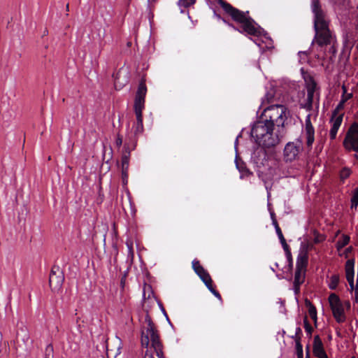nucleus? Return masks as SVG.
<instances>
[{
    "instance_id": "1",
    "label": "nucleus",
    "mask_w": 358,
    "mask_h": 358,
    "mask_svg": "<svg viewBox=\"0 0 358 358\" xmlns=\"http://www.w3.org/2000/svg\"><path fill=\"white\" fill-rule=\"evenodd\" d=\"M145 323L146 326H144L141 330V345L146 348L144 358H155L154 352L158 358H164L163 345L154 323L148 315L145 317Z\"/></svg>"
},
{
    "instance_id": "2",
    "label": "nucleus",
    "mask_w": 358,
    "mask_h": 358,
    "mask_svg": "<svg viewBox=\"0 0 358 358\" xmlns=\"http://www.w3.org/2000/svg\"><path fill=\"white\" fill-rule=\"evenodd\" d=\"M219 3L222 9L231 16L234 21L241 24V29H236L231 24H229V26L241 33H245L250 36H258L261 34V28L255 20L249 16L248 11H241L223 0H220Z\"/></svg>"
},
{
    "instance_id": "3",
    "label": "nucleus",
    "mask_w": 358,
    "mask_h": 358,
    "mask_svg": "<svg viewBox=\"0 0 358 358\" xmlns=\"http://www.w3.org/2000/svg\"><path fill=\"white\" fill-rule=\"evenodd\" d=\"M311 7L314 13L315 41L320 46L331 44L333 41V36L329 28V21L326 18L319 0H313Z\"/></svg>"
},
{
    "instance_id": "4",
    "label": "nucleus",
    "mask_w": 358,
    "mask_h": 358,
    "mask_svg": "<svg viewBox=\"0 0 358 358\" xmlns=\"http://www.w3.org/2000/svg\"><path fill=\"white\" fill-rule=\"evenodd\" d=\"M251 136L259 145L264 148L274 147L280 142L278 134L274 132V127L262 118L253 124Z\"/></svg>"
},
{
    "instance_id": "5",
    "label": "nucleus",
    "mask_w": 358,
    "mask_h": 358,
    "mask_svg": "<svg viewBox=\"0 0 358 358\" xmlns=\"http://www.w3.org/2000/svg\"><path fill=\"white\" fill-rule=\"evenodd\" d=\"M289 112L287 107L280 104L271 105L264 109L262 118L273 127H283Z\"/></svg>"
},
{
    "instance_id": "6",
    "label": "nucleus",
    "mask_w": 358,
    "mask_h": 358,
    "mask_svg": "<svg viewBox=\"0 0 358 358\" xmlns=\"http://www.w3.org/2000/svg\"><path fill=\"white\" fill-rule=\"evenodd\" d=\"M308 262V255L306 249L301 250L298 255L296 271L294 280V290L296 294L300 292V286L303 283Z\"/></svg>"
},
{
    "instance_id": "7",
    "label": "nucleus",
    "mask_w": 358,
    "mask_h": 358,
    "mask_svg": "<svg viewBox=\"0 0 358 358\" xmlns=\"http://www.w3.org/2000/svg\"><path fill=\"white\" fill-rule=\"evenodd\" d=\"M343 148L348 152L354 151L358 153V123L353 122L348 128L344 140Z\"/></svg>"
},
{
    "instance_id": "8",
    "label": "nucleus",
    "mask_w": 358,
    "mask_h": 358,
    "mask_svg": "<svg viewBox=\"0 0 358 358\" xmlns=\"http://www.w3.org/2000/svg\"><path fill=\"white\" fill-rule=\"evenodd\" d=\"M328 301L336 321L338 323L344 322L346 320L345 310L338 296L335 293H331L329 296Z\"/></svg>"
},
{
    "instance_id": "9",
    "label": "nucleus",
    "mask_w": 358,
    "mask_h": 358,
    "mask_svg": "<svg viewBox=\"0 0 358 358\" xmlns=\"http://www.w3.org/2000/svg\"><path fill=\"white\" fill-rule=\"evenodd\" d=\"M147 92L145 83L141 81L138 85L134 101V111L136 115H143L142 111L145 107V98Z\"/></svg>"
},
{
    "instance_id": "10",
    "label": "nucleus",
    "mask_w": 358,
    "mask_h": 358,
    "mask_svg": "<svg viewBox=\"0 0 358 358\" xmlns=\"http://www.w3.org/2000/svg\"><path fill=\"white\" fill-rule=\"evenodd\" d=\"M301 150L302 143L300 140L287 143L284 149L285 160L286 162H292L296 159Z\"/></svg>"
},
{
    "instance_id": "11",
    "label": "nucleus",
    "mask_w": 358,
    "mask_h": 358,
    "mask_svg": "<svg viewBox=\"0 0 358 358\" xmlns=\"http://www.w3.org/2000/svg\"><path fill=\"white\" fill-rule=\"evenodd\" d=\"M64 280L63 272L59 266H54L52 268L50 278L49 284L52 291H58L62 286Z\"/></svg>"
},
{
    "instance_id": "12",
    "label": "nucleus",
    "mask_w": 358,
    "mask_h": 358,
    "mask_svg": "<svg viewBox=\"0 0 358 358\" xmlns=\"http://www.w3.org/2000/svg\"><path fill=\"white\" fill-rule=\"evenodd\" d=\"M106 343V355L108 358H116L120 354L122 341L117 336L108 338Z\"/></svg>"
},
{
    "instance_id": "13",
    "label": "nucleus",
    "mask_w": 358,
    "mask_h": 358,
    "mask_svg": "<svg viewBox=\"0 0 358 358\" xmlns=\"http://www.w3.org/2000/svg\"><path fill=\"white\" fill-rule=\"evenodd\" d=\"M304 80L306 83L307 89V103L306 107L307 109L310 110L312 108L313 96L316 90L317 84L313 78L310 75L304 76Z\"/></svg>"
},
{
    "instance_id": "14",
    "label": "nucleus",
    "mask_w": 358,
    "mask_h": 358,
    "mask_svg": "<svg viewBox=\"0 0 358 358\" xmlns=\"http://www.w3.org/2000/svg\"><path fill=\"white\" fill-rule=\"evenodd\" d=\"M192 268L195 273L199 276L201 280L207 285H210L213 283V280L207 271L201 265L200 262L197 259L192 261Z\"/></svg>"
},
{
    "instance_id": "15",
    "label": "nucleus",
    "mask_w": 358,
    "mask_h": 358,
    "mask_svg": "<svg viewBox=\"0 0 358 358\" xmlns=\"http://www.w3.org/2000/svg\"><path fill=\"white\" fill-rule=\"evenodd\" d=\"M305 136L307 147L310 149L315 141V129L310 121V115L306 118Z\"/></svg>"
},
{
    "instance_id": "16",
    "label": "nucleus",
    "mask_w": 358,
    "mask_h": 358,
    "mask_svg": "<svg viewBox=\"0 0 358 358\" xmlns=\"http://www.w3.org/2000/svg\"><path fill=\"white\" fill-rule=\"evenodd\" d=\"M313 352L317 358H329L324 350L323 343L318 335L314 337Z\"/></svg>"
},
{
    "instance_id": "17",
    "label": "nucleus",
    "mask_w": 358,
    "mask_h": 358,
    "mask_svg": "<svg viewBox=\"0 0 358 358\" xmlns=\"http://www.w3.org/2000/svg\"><path fill=\"white\" fill-rule=\"evenodd\" d=\"M343 113L340 114L337 117L331 116L330 119V123L331 124V127L329 131V137L331 141L336 139L338 131L342 124Z\"/></svg>"
},
{
    "instance_id": "18",
    "label": "nucleus",
    "mask_w": 358,
    "mask_h": 358,
    "mask_svg": "<svg viewBox=\"0 0 358 358\" xmlns=\"http://www.w3.org/2000/svg\"><path fill=\"white\" fill-rule=\"evenodd\" d=\"M135 147L136 143H133L132 144L126 143L124 144L122 156V169H124V171H128L129 165L130 152L131 150H134Z\"/></svg>"
},
{
    "instance_id": "19",
    "label": "nucleus",
    "mask_w": 358,
    "mask_h": 358,
    "mask_svg": "<svg viewBox=\"0 0 358 358\" xmlns=\"http://www.w3.org/2000/svg\"><path fill=\"white\" fill-rule=\"evenodd\" d=\"M354 266H355V259H348L346 262L345 266L346 279L354 278V275H355Z\"/></svg>"
},
{
    "instance_id": "20",
    "label": "nucleus",
    "mask_w": 358,
    "mask_h": 358,
    "mask_svg": "<svg viewBox=\"0 0 358 358\" xmlns=\"http://www.w3.org/2000/svg\"><path fill=\"white\" fill-rule=\"evenodd\" d=\"M350 237L347 234H342L336 243V248L338 251H341L342 248L345 247L350 243Z\"/></svg>"
},
{
    "instance_id": "21",
    "label": "nucleus",
    "mask_w": 358,
    "mask_h": 358,
    "mask_svg": "<svg viewBox=\"0 0 358 358\" xmlns=\"http://www.w3.org/2000/svg\"><path fill=\"white\" fill-rule=\"evenodd\" d=\"M340 282V275L338 273L333 274L327 281L328 287L331 290H335Z\"/></svg>"
},
{
    "instance_id": "22",
    "label": "nucleus",
    "mask_w": 358,
    "mask_h": 358,
    "mask_svg": "<svg viewBox=\"0 0 358 358\" xmlns=\"http://www.w3.org/2000/svg\"><path fill=\"white\" fill-rule=\"evenodd\" d=\"M136 123L134 126V135L137 136L143 131V115H136Z\"/></svg>"
},
{
    "instance_id": "23",
    "label": "nucleus",
    "mask_w": 358,
    "mask_h": 358,
    "mask_svg": "<svg viewBox=\"0 0 358 358\" xmlns=\"http://www.w3.org/2000/svg\"><path fill=\"white\" fill-rule=\"evenodd\" d=\"M305 303L308 308V314L313 320L316 322L317 320V310L315 307L312 304L309 300H306Z\"/></svg>"
},
{
    "instance_id": "24",
    "label": "nucleus",
    "mask_w": 358,
    "mask_h": 358,
    "mask_svg": "<svg viewBox=\"0 0 358 358\" xmlns=\"http://www.w3.org/2000/svg\"><path fill=\"white\" fill-rule=\"evenodd\" d=\"M358 206V187L355 188L351 198V208H357Z\"/></svg>"
},
{
    "instance_id": "25",
    "label": "nucleus",
    "mask_w": 358,
    "mask_h": 358,
    "mask_svg": "<svg viewBox=\"0 0 358 358\" xmlns=\"http://www.w3.org/2000/svg\"><path fill=\"white\" fill-rule=\"evenodd\" d=\"M276 233L278 234V236L280 239V243L282 244L283 249H287V248H288L289 245H287L280 227H277Z\"/></svg>"
},
{
    "instance_id": "26",
    "label": "nucleus",
    "mask_w": 358,
    "mask_h": 358,
    "mask_svg": "<svg viewBox=\"0 0 358 358\" xmlns=\"http://www.w3.org/2000/svg\"><path fill=\"white\" fill-rule=\"evenodd\" d=\"M296 351L298 358H303V348L300 343V338L296 339Z\"/></svg>"
},
{
    "instance_id": "27",
    "label": "nucleus",
    "mask_w": 358,
    "mask_h": 358,
    "mask_svg": "<svg viewBox=\"0 0 358 358\" xmlns=\"http://www.w3.org/2000/svg\"><path fill=\"white\" fill-rule=\"evenodd\" d=\"M350 173L351 171L348 168H343L340 172L341 180L343 181L350 176Z\"/></svg>"
},
{
    "instance_id": "28",
    "label": "nucleus",
    "mask_w": 358,
    "mask_h": 358,
    "mask_svg": "<svg viewBox=\"0 0 358 358\" xmlns=\"http://www.w3.org/2000/svg\"><path fill=\"white\" fill-rule=\"evenodd\" d=\"M45 358H53V346L50 344L45 348Z\"/></svg>"
},
{
    "instance_id": "29",
    "label": "nucleus",
    "mask_w": 358,
    "mask_h": 358,
    "mask_svg": "<svg viewBox=\"0 0 358 358\" xmlns=\"http://www.w3.org/2000/svg\"><path fill=\"white\" fill-rule=\"evenodd\" d=\"M344 104H345V102L343 101L342 100H341L340 103L338 104V106H336V108L334 109V110L333 111L332 113V115L333 117H337L340 114H338V112L339 110L343 109L344 108Z\"/></svg>"
},
{
    "instance_id": "30",
    "label": "nucleus",
    "mask_w": 358,
    "mask_h": 358,
    "mask_svg": "<svg viewBox=\"0 0 358 358\" xmlns=\"http://www.w3.org/2000/svg\"><path fill=\"white\" fill-rule=\"evenodd\" d=\"M196 0H179V5L185 8L189 7L195 3Z\"/></svg>"
},
{
    "instance_id": "31",
    "label": "nucleus",
    "mask_w": 358,
    "mask_h": 358,
    "mask_svg": "<svg viewBox=\"0 0 358 358\" xmlns=\"http://www.w3.org/2000/svg\"><path fill=\"white\" fill-rule=\"evenodd\" d=\"M126 243L128 248V256L132 259L134 257L133 243L131 241H127Z\"/></svg>"
},
{
    "instance_id": "32",
    "label": "nucleus",
    "mask_w": 358,
    "mask_h": 358,
    "mask_svg": "<svg viewBox=\"0 0 358 358\" xmlns=\"http://www.w3.org/2000/svg\"><path fill=\"white\" fill-rule=\"evenodd\" d=\"M303 323H304V328H305L306 331H307V333H308L309 334H311V333L313 331V327L308 322L306 316L303 319Z\"/></svg>"
},
{
    "instance_id": "33",
    "label": "nucleus",
    "mask_w": 358,
    "mask_h": 358,
    "mask_svg": "<svg viewBox=\"0 0 358 358\" xmlns=\"http://www.w3.org/2000/svg\"><path fill=\"white\" fill-rule=\"evenodd\" d=\"M206 287L217 299H221L220 294L214 288L213 283H210V285H207Z\"/></svg>"
},
{
    "instance_id": "34",
    "label": "nucleus",
    "mask_w": 358,
    "mask_h": 358,
    "mask_svg": "<svg viewBox=\"0 0 358 358\" xmlns=\"http://www.w3.org/2000/svg\"><path fill=\"white\" fill-rule=\"evenodd\" d=\"M353 248L352 246L348 247L342 253H339L338 255L340 257H344L345 258H348L349 254L352 251Z\"/></svg>"
},
{
    "instance_id": "35",
    "label": "nucleus",
    "mask_w": 358,
    "mask_h": 358,
    "mask_svg": "<svg viewBox=\"0 0 358 358\" xmlns=\"http://www.w3.org/2000/svg\"><path fill=\"white\" fill-rule=\"evenodd\" d=\"M343 91H344L343 94H345L346 93L345 87L343 86ZM352 97V93L348 94L346 95L343 94L342 96L341 100L345 103L348 99H351Z\"/></svg>"
},
{
    "instance_id": "36",
    "label": "nucleus",
    "mask_w": 358,
    "mask_h": 358,
    "mask_svg": "<svg viewBox=\"0 0 358 358\" xmlns=\"http://www.w3.org/2000/svg\"><path fill=\"white\" fill-rule=\"evenodd\" d=\"M122 178L123 183L126 185L127 183L128 179V171H124V169H122Z\"/></svg>"
},
{
    "instance_id": "37",
    "label": "nucleus",
    "mask_w": 358,
    "mask_h": 358,
    "mask_svg": "<svg viewBox=\"0 0 358 358\" xmlns=\"http://www.w3.org/2000/svg\"><path fill=\"white\" fill-rule=\"evenodd\" d=\"M284 250L285 252L287 261L288 262H292V253H291L289 247L287 248V249H284Z\"/></svg>"
},
{
    "instance_id": "38",
    "label": "nucleus",
    "mask_w": 358,
    "mask_h": 358,
    "mask_svg": "<svg viewBox=\"0 0 358 358\" xmlns=\"http://www.w3.org/2000/svg\"><path fill=\"white\" fill-rule=\"evenodd\" d=\"M115 144H116V145H117V147L118 148H120V146H121V145H122V136H121L120 135H119V134H118V135H117V138H116V141H115Z\"/></svg>"
},
{
    "instance_id": "39",
    "label": "nucleus",
    "mask_w": 358,
    "mask_h": 358,
    "mask_svg": "<svg viewBox=\"0 0 358 358\" xmlns=\"http://www.w3.org/2000/svg\"><path fill=\"white\" fill-rule=\"evenodd\" d=\"M348 283H349V285L350 287V291H353L355 290V289L356 287H355V285H354V278H349V279H347Z\"/></svg>"
},
{
    "instance_id": "40",
    "label": "nucleus",
    "mask_w": 358,
    "mask_h": 358,
    "mask_svg": "<svg viewBox=\"0 0 358 358\" xmlns=\"http://www.w3.org/2000/svg\"><path fill=\"white\" fill-rule=\"evenodd\" d=\"M125 282H126V275H124V276L122 277V278L120 280V286H121L122 289H124V285H125Z\"/></svg>"
},
{
    "instance_id": "41",
    "label": "nucleus",
    "mask_w": 358,
    "mask_h": 358,
    "mask_svg": "<svg viewBox=\"0 0 358 358\" xmlns=\"http://www.w3.org/2000/svg\"><path fill=\"white\" fill-rule=\"evenodd\" d=\"M355 301L358 302V283H357L356 288L355 289Z\"/></svg>"
},
{
    "instance_id": "42",
    "label": "nucleus",
    "mask_w": 358,
    "mask_h": 358,
    "mask_svg": "<svg viewBox=\"0 0 358 358\" xmlns=\"http://www.w3.org/2000/svg\"><path fill=\"white\" fill-rule=\"evenodd\" d=\"M273 224L275 226V231H277V227H279L278 222L276 221L275 219L273 220Z\"/></svg>"
},
{
    "instance_id": "43",
    "label": "nucleus",
    "mask_w": 358,
    "mask_h": 358,
    "mask_svg": "<svg viewBox=\"0 0 358 358\" xmlns=\"http://www.w3.org/2000/svg\"><path fill=\"white\" fill-rule=\"evenodd\" d=\"M301 329L300 327H297L296 329V336L299 334H301Z\"/></svg>"
},
{
    "instance_id": "44",
    "label": "nucleus",
    "mask_w": 358,
    "mask_h": 358,
    "mask_svg": "<svg viewBox=\"0 0 358 358\" xmlns=\"http://www.w3.org/2000/svg\"><path fill=\"white\" fill-rule=\"evenodd\" d=\"M289 262V269H292V267H293V262Z\"/></svg>"
},
{
    "instance_id": "45",
    "label": "nucleus",
    "mask_w": 358,
    "mask_h": 358,
    "mask_svg": "<svg viewBox=\"0 0 358 358\" xmlns=\"http://www.w3.org/2000/svg\"><path fill=\"white\" fill-rule=\"evenodd\" d=\"M345 304L348 306V307H350V303L348 301H346Z\"/></svg>"
},
{
    "instance_id": "46",
    "label": "nucleus",
    "mask_w": 358,
    "mask_h": 358,
    "mask_svg": "<svg viewBox=\"0 0 358 358\" xmlns=\"http://www.w3.org/2000/svg\"><path fill=\"white\" fill-rule=\"evenodd\" d=\"M340 234V231H338L336 234V236H337Z\"/></svg>"
},
{
    "instance_id": "47",
    "label": "nucleus",
    "mask_w": 358,
    "mask_h": 358,
    "mask_svg": "<svg viewBox=\"0 0 358 358\" xmlns=\"http://www.w3.org/2000/svg\"><path fill=\"white\" fill-rule=\"evenodd\" d=\"M66 9H69V4L66 5Z\"/></svg>"
},
{
    "instance_id": "48",
    "label": "nucleus",
    "mask_w": 358,
    "mask_h": 358,
    "mask_svg": "<svg viewBox=\"0 0 358 358\" xmlns=\"http://www.w3.org/2000/svg\"><path fill=\"white\" fill-rule=\"evenodd\" d=\"M351 358H355V357H351Z\"/></svg>"
}]
</instances>
